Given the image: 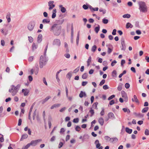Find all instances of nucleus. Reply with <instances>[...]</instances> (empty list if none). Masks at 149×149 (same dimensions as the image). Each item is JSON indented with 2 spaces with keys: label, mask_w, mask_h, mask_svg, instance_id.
<instances>
[{
  "label": "nucleus",
  "mask_w": 149,
  "mask_h": 149,
  "mask_svg": "<svg viewBox=\"0 0 149 149\" xmlns=\"http://www.w3.org/2000/svg\"><path fill=\"white\" fill-rule=\"evenodd\" d=\"M61 27L57 24H53L51 27L50 31L52 32L55 36H58L61 32Z\"/></svg>",
  "instance_id": "nucleus-1"
},
{
  "label": "nucleus",
  "mask_w": 149,
  "mask_h": 149,
  "mask_svg": "<svg viewBox=\"0 0 149 149\" xmlns=\"http://www.w3.org/2000/svg\"><path fill=\"white\" fill-rule=\"evenodd\" d=\"M48 61V58L46 56L41 55L40 59L39 67L40 68H42L44 65L46 64Z\"/></svg>",
  "instance_id": "nucleus-2"
},
{
  "label": "nucleus",
  "mask_w": 149,
  "mask_h": 149,
  "mask_svg": "<svg viewBox=\"0 0 149 149\" xmlns=\"http://www.w3.org/2000/svg\"><path fill=\"white\" fill-rule=\"evenodd\" d=\"M138 4L139 6V9L141 12L145 13L148 11L147 7L145 2L143 1H140Z\"/></svg>",
  "instance_id": "nucleus-3"
},
{
  "label": "nucleus",
  "mask_w": 149,
  "mask_h": 149,
  "mask_svg": "<svg viewBox=\"0 0 149 149\" xmlns=\"http://www.w3.org/2000/svg\"><path fill=\"white\" fill-rule=\"evenodd\" d=\"M8 91L11 93V95L14 96L18 92V91L14 88V86L12 85L10 86V88L9 89Z\"/></svg>",
  "instance_id": "nucleus-4"
},
{
  "label": "nucleus",
  "mask_w": 149,
  "mask_h": 149,
  "mask_svg": "<svg viewBox=\"0 0 149 149\" xmlns=\"http://www.w3.org/2000/svg\"><path fill=\"white\" fill-rule=\"evenodd\" d=\"M35 24V22L33 21H32L29 22L27 25V28L29 31H31L33 30Z\"/></svg>",
  "instance_id": "nucleus-5"
},
{
  "label": "nucleus",
  "mask_w": 149,
  "mask_h": 149,
  "mask_svg": "<svg viewBox=\"0 0 149 149\" xmlns=\"http://www.w3.org/2000/svg\"><path fill=\"white\" fill-rule=\"evenodd\" d=\"M42 140V139H41L32 140L30 143V145L33 146H36L38 143L41 142Z\"/></svg>",
  "instance_id": "nucleus-6"
},
{
  "label": "nucleus",
  "mask_w": 149,
  "mask_h": 149,
  "mask_svg": "<svg viewBox=\"0 0 149 149\" xmlns=\"http://www.w3.org/2000/svg\"><path fill=\"white\" fill-rule=\"evenodd\" d=\"M54 1H49L48 2L49 10H51L55 7V5L54 4Z\"/></svg>",
  "instance_id": "nucleus-7"
},
{
  "label": "nucleus",
  "mask_w": 149,
  "mask_h": 149,
  "mask_svg": "<svg viewBox=\"0 0 149 149\" xmlns=\"http://www.w3.org/2000/svg\"><path fill=\"white\" fill-rule=\"evenodd\" d=\"M53 44L54 45L59 47L61 44V41L59 39H55L53 41Z\"/></svg>",
  "instance_id": "nucleus-8"
},
{
  "label": "nucleus",
  "mask_w": 149,
  "mask_h": 149,
  "mask_svg": "<svg viewBox=\"0 0 149 149\" xmlns=\"http://www.w3.org/2000/svg\"><path fill=\"white\" fill-rule=\"evenodd\" d=\"M121 94L122 97L124 99V100L127 102L128 100V97L127 93L123 91H121Z\"/></svg>",
  "instance_id": "nucleus-9"
},
{
  "label": "nucleus",
  "mask_w": 149,
  "mask_h": 149,
  "mask_svg": "<svg viewBox=\"0 0 149 149\" xmlns=\"http://www.w3.org/2000/svg\"><path fill=\"white\" fill-rule=\"evenodd\" d=\"M22 92L24 96H27L28 95L29 92V91L27 88L22 89Z\"/></svg>",
  "instance_id": "nucleus-10"
},
{
  "label": "nucleus",
  "mask_w": 149,
  "mask_h": 149,
  "mask_svg": "<svg viewBox=\"0 0 149 149\" xmlns=\"http://www.w3.org/2000/svg\"><path fill=\"white\" fill-rule=\"evenodd\" d=\"M95 144L96 145V148L98 149H102L103 147L102 146H100V144L99 143L98 140H97L95 141Z\"/></svg>",
  "instance_id": "nucleus-11"
},
{
  "label": "nucleus",
  "mask_w": 149,
  "mask_h": 149,
  "mask_svg": "<svg viewBox=\"0 0 149 149\" xmlns=\"http://www.w3.org/2000/svg\"><path fill=\"white\" fill-rule=\"evenodd\" d=\"M121 44L122 47L121 48V49L124 51L126 49V45H125V40L124 39H122L121 40Z\"/></svg>",
  "instance_id": "nucleus-12"
},
{
  "label": "nucleus",
  "mask_w": 149,
  "mask_h": 149,
  "mask_svg": "<svg viewBox=\"0 0 149 149\" xmlns=\"http://www.w3.org/2000/svg\"><path fill=\"white\" fill-rule=\"evenodd\" d=\"M1 33L5 36H6L8 34V31L5 28H3L1 29Z\"/></svg>",
  "instance_id": "nucleus-13"
},
{
  "label": "nucleus",
  "mask_w": 149,
  "mask_h": 149,
  "mask_svg": "<svg viewBox=\"0 0 149 149\" xmlns=\"http://www.w3.org/2000/svg\"><path fill=\"white\" fill-rule=\"evenodd\" d=\"M108 116L109 118L111 119H115V117L113 113L112 112H109L108 114Z\"/></svg>",
  "instance_id": "nucleus-14"
},
{
  "label": "nucleus",
  "mask_w": 149,
  "mask_h": 149,
  "mask_svg": "<svg viewBox=\"0 0 149 149\" xmlns=\"http://www.w3.org/2000/svg\"><path fill=\"white\" fill-rule=\"evenodd\" d=\"M42 34H40L38 35L37 38V42L38 43H40L42 40Z\"/></svg>",
  "instance_id": "nucleus-15"
},
{
  "label": "nucleus",
  "mask_w": 149,
  "mask_h": 149,
  "mask_svg": "<svg viewBox=\"0 0 149 149\" xmlns=\"http://www.w3.org/2000/svg\"><path fill=\"white\" fill-rule=\"evenodd\" d=\"M86 95L85 92H83L81 91L79 94V97L81 98H82L83 97H86Z\"/></svg>",
  "instance_id": "nucleus-16"
},
{
  "label": "nucleus",
  "mask_w": 149,
  "mask_h": 149,
  "mask_svg": "<svg viewBox=\"0 0 149 149\" xmlns=\"http://www.w3.org/2000/svg\"><path fill=\"white\" fill-rule=\"evenodd\" d=\"M98 121L99 124L101 126H102L103 125L104 123V120L103 118H100L98 119Z\"/></svg>",
  "instance_id": "nucleus-17"
},
{
  "label": "nucleus",
  "mask_w": 149,
  "mask_h": 149,
  "mask_svg": "<svg viewBox=\"0 0 149 149\" xmlns=\"http://www.w3.org/2000/svg\"><path fill=\"white\" fill-rule=\"evenodd\" d=\"M10 14L9 13H8L6 16V18L8 22L9 23L11 21V19L10 18Z\"/></svg>",
  "instance_id": "nucleus-18"
},
{
  "label": "nucleus",
  "mask_w": 149,
  "mask_h": 149,
  "mask_svg": "<svg viewBox=\"0 0 149 149\" xmlns=\"http://www.w3.org/2000/svg\"><path fill=\"white\" fill-rule=\"evenodd\" d=\"M51 97L50 96H47L46 97L44 100H43L42 101V104H44L45 102L48 100L49 99H50Z\"/></svg>",
  "instance_id": "nucleus-19"
},
{
  "label": "nucleus",
  "mask_w": 149,
  "mask_h": 149,
  "mask_svg": "<svg viewBox=\"0 0 149 149\" xmlns=\"http://www.w3.org/2000/svg\"><path fill=\"white\" fill-rule=\"evenodd\" d=\"M132 101L133 102H135L136 103L139 102V100L137 99V96L135 95H134L133 98H132Z\"/></svg>",
  "instance_id": "nucleus-20"
},
{
  "label": "nucleus",
  "mask_w": 149,
  "mask_h": 149,
  "mask_svg": "<svg viewBox=\"0 0 149 149\" xmlns=\"http://www.w3.org/2000/svg\"><path fill=\"white\" fill-rule=\"evenodd\" d=\"M56 9H55L53 10L52 11V18H55L56 15Z\"/></svg>",
  "instance_id": "nucleus-21"
},
{
  "label": "nucleus",
  "mask_w": 149,
  "mask_h": 149,
  "mask_svg": "<svg viewBox=\"0 0 149 149\" xmlns=\"http://www.w3.org/2000/svg\"><path fill=\"white\" fill-rule=\"evenodd\" d=\"M59 7L61 9V11L62 13H65L66 11V9L64 7H63L62 5H60L59 6Z\"/></svg>",
  "instance_id": "nucleus-22"
},
{
  "label": "nucleus",
  "mask_w": 149,
  "mask_h": 149,
  "mask_svg": "<svg viewBox=\"0 0 149 149\" xmlns=\"http://www.w3.org/2000/svg\"><path fill=\"white\" fill-rule=\"evenodd\" d=\"M28 137V135L27 134H24L22 135L20 140L23 141L24 139L27 138Z\"/></svg>",
  "instance_id": "nucleus-23"
},
{
  "label": "nucleus",
  "mask_w": 149,
  "mask_h": 149,
  "mask_svg": "<svg viewBox=\"0 0 149 149\" xmlns=\"http://www.w3.org/2000/svg\"><path fill=\"white\" fill-rule=\"evenodd\" d=\"M61 105L60 104H55L52 106L51 107V109H53L54 108L59 107Z\"/></svg>",
  "instance_id": "nucleus-24"
},
{
  "label": "nucleus",
  "mask_w": 149,
  "mask_h": 149,
  "mask_svg": "<svg viewBox=\"0 0 149 149\" xmlns=\"http://www.w3.org/2000/svg\"><path fill=\"white\" fill-rule=\"evenodd\" d=\"M134 114L137 117L142 118L143 116V115L140 113H134Z\"/></svg>",
  "instance_id": "nucleus-25"
},
{
  "label": "nucleus",
  "mask_w": 149,
  "mask_h": 149,
  "mask_svg": "<svg viewBox=\"0 0 149 149\" xmlns=\"http://www.w3.org/2000/svg\"><path fill=\"white\" fill-rule=\"evenodd\" d=\"M38 47V45L36 44L35 43H33L32 45V48L33 51L36 49Z\"/></svg>",
  "instance_id": "nucleus-26"
},
{
  "label": "nucleus",
  "mask_w": 149,
  "mask_h": 149,
  "mask_svg": "<svg viewBox=\"0 0 149 149\" xmlns=\"http://www.w3.org/2000/svg\"><path fill=\"white\" fill-rule=\"evenodd\" d=\"M50 22V20L49 19H44L42 20V23L43 24L48 23Z\"/></svg>",
  "instance_id": "nucleus-27"
},
{
  "label": "nucleus",
  "mask_w": 149,
  "mask_h": 149,
  "mask_svg": "<svg viewBox=\"0 0 149 149\" xmlns=\"http://www.w3.org/2000/svg\"><path fill=\"white\" fill-rule=\"evenodd\" d=\"M112 76L113 78H116L117 77V72L115 70H114L112 72Z\"/></svg>",
  "instance_id": "nucleus-28"
},
{
  "label": "nucleus",
  "mask_w": 149,
  "mask_h": 149,
  "mask_svg": "<svg viewBox=\"0 0 149 149\" xmlns=\"http://www.w3.org/2000/svg\"><path fill=\"white\" fill-rule=\"evenodd\" d=\"M118 141V139L116 137L111 138V142L116 143Z\"/></svg>",
  "instance_id": "nucleus-29"
},
{
  "label": "nucleus",
  "mask_w": 149,
  "mask_h": 149,
  "mask_svg": "<svg viewBox=\"0 0 149 149\" xmlns=\"http://www.w3.org/2000/svg\"><path fill=\"white\" fill-rule=\"evenodd\" d=\"M132 130L131 129H130L128 127H126L125 128V131L126 132L129 134H131L132 132Z\"/></svg>",
  "instance_id": "nucleus-30"
},
{
  "label": "nucleus",
  "mask_w": 149,
  "mask_h": 149,
  "mask_svg": "<svg viewBox=\"0 0 149 149\" xmlns=\"http://www.w3.org/2000/svg\"><path fill=\"white\" fill-rule=\"evenodd\" d=\"M33 107V105H32L31 106V107L29 111V119H31V113L32 111V110Z\"/></svg>",
  "instance_id": "nucleus-31"
},
{
  "label": "nucleus",
  "mask_w": 149,
  "mask_h": 149,
  "mask_svg": "<svg viewBox=\"0 0 149 149\" xmlns=\"http://www.w3.org/2000/svg\"><path fill=\"white\" fill-rule=\"evenodd\" d=\"M92 58L91 56H90L87 61V66H89L91 61Z\"/></svg>",
  "instance_id": "nucleus-32"
},
{
  "label": "nucleus",
  "mask_w": 149,
  "mask_h": 149,
  "mask_svg": "<svg viewBox=\"0 0 149 149\" xmlns=\"http://www.w3.org/2000/svg\"><path fill=\"white\" fill-rule=\"evenodd\" d=\"M89 138V136L87 134H84L83 136V137L82 138V141L83 142H84L86 141V139H88Z\"/></svg>",
  "instance_id": "nucleus-33"
},
{
  "label": "nucleus",
  "mask_w": 149,
  "mask_h": 149,
  "mask_svg": "<svg viewBox=\"0 0 149 149\" xmlns=\"http://www.w3.org/2000/svg\"><path fill=\"white\" fill-rule=\"evenodd\" d=\"M72 75V72H69L66 75V77L69 80L70 79V78Z\"/></svg>",
  "instance_id": "nucleus-34"
},
{
  "label": "nucleus",
  "mask_w": 149,
  "mask_h": 149,
  "mask_svg": "<svg viewBox=\"0 0 149 149\" xmlns=\"http://www.w3.org/2000/svg\"><path fill=\"white\" fill-rule=\"evenodd\" d=\"M133 26V25L129 22L127 23L126 24V28L127 29H128L129 28H132Z\"/></svg>",
  "instance_id": "nucleus-35"
},
{
  "label": "nucleus",
  "mask_w": 149,
  "mask_h": 149,
  "mask_svg": "<svg viewBox=\"0 0 149 149\" xmlns=\"http://www.w3.org/2000/svg\"><path fill=\"white\" fill-rule=\"evenodd\" d=\"M64 21V19H61L58 20L57 21V24H62Z\"/></svg>",
  "instance_id": "nucleus-36"
},
{
  "label": "nucleus",
  "mask_w": 149,
  "mask_h": 149,
  "mask_svg": "<svg viewBox=\"0 0 149 149\" xmlns=\"http://www.w3.org/2000/svg\"><path fill=\"white\" fill-rule=\"evenodd\" d=\"M123 84L122 83H120L119 84L117 88V89L119 91H120L122 89Z\"/></svg>",
  "instance_id": "nucleus-37"
},
{
  "label": "nucleus",
  "mask_w": 149,
  "mask_h": 149,
  "mask_svg": "<svg viewBox=\"0 0 149 149\" xmlns=\"http://www.w3.org/2000/svg\"><path fill=\"white\" fill-rule=\"evenodd\" d=\"M131 15L130 14H127L124 15L123 16V17L124 18H129L130 17Z\"/></svg>",
  "instance_id": "nucleus-38"
},
{
  "label": "nucleus",
  "mask_w": 149,
  "mask_h": 149,
  "mask_svg": "<svg viewBox=\"0 0 149 149\" xmlns=\"http://www.w3.org/2000/svg\"><path fill=\"white\" fill-rule=\"evenodd\" d=\"M98 104V103L97 102H96L94 103L92 105V106H93V108H94L96 109H97V105Z\"/></svg>",
  "instance_id": "nucleus-39"
},
{
  "label": "nucleus",
  "mask_w": 149,
  "mask_h": 149,
  "mask_svg": "<svg viewBox=\"0 0 149 149\" xmlns=\"http://www.w3.org/2000/svg\"><path fill=\"white\" fill-rule=\"evenodd\" d=\"M100 29V26L99 25H98V26L96 27L95 29V30L96 33H97Z\"/></svg>",
  "instance_id": "nucleus-40"
},
{
  "label": "nucleus",
  "mask_w": 149,
  "mask_h": 149,
  "mask_svg": "<svg viewBox=\"0 0 149 149\" xmlns=\"http://www.w3.org/2000/svg\"><path fill=\"white\" fill-rule=\"evenodd\" d=\"M97 49V46L95 45H93L91 49V51L94 52H95Z\"/></svg>",
  "instance_id": "nucleus-41"
},
{
  "label": "nucleus",
  "mask_w": 149,
  "mask_h": 149,
  "mask_svg": "<svg viewBox=\"0 0 149 149\" xmlns=\"http://www.w3.org/2000/svg\"><path fill=\"white\" fill-rule=\"evenodd\" d=\"M148 110V107H146L144 108L142 110V112L143 113L147 112Z\"/></svg>",
  "instance_id": "nucleus-42"
},
{
  "label": "nucleus",
  "mask_w": 149,
  "mask_h": 149,
  "mask_svg": "<svg viewBox=\"0 0 149 149\" xmlns=\"http://www.w3.org/2000/svg\"><path fill=\"white\" fill-rule=\"evenodd\" d=\"M123 111L125 112H127V113H129L130 112V111L129 109L124 108L123 109Z\"/></svg>",
  "instance_id": "nucleus-43"
},
{
  "label": "nucleus",
  "mask_w": 149,
  "mask_h": 149,
  "mask_svg": "<svg viewBox=\"0 0 149 149\" xmlns=\"http://www.w3.org/2000/svg\"><path fill=\"white\" fill-rule=\"evenodd\" d=\"M4 141V139L3 137V135L0 134V141L3 142Z\"/></svg>",
  "instance_id": "nucleus-44"
},
{
  "label": "nucleus",
  "mask_w": 149,
  "mask_h": 149,
  "mask_svg": "<svg viewBox=\"0 0 149 149\" xmlns=\"http://www.w3.org/2000/svg\"><path fill=\"white\" fill-rule=\"evenodd\" d=\"M105 112L104 109V108H102V111L100 112V114L101 116H103L104 115Z\"/></svg>",
  "instance_id": "nucleus-45"
},
{
  "label": "nucleus",
  "mask_w": 149,
  "mask_h": 149,
  "mask_svg": "<svg viewBox=\"0 0 149 149\" xmlns=\"http://www.w3.org/2000/svg\"><path fill=\"white\" fill-rule=\"evenodd\" d=\"M105 139L107 141H110L111 138L108 136H106L104 137Z\"/></svg>",
  "instance_id": "nucleus-46"
},
{
  "label": "nucleus",
  "mask_w": 149,
  "mask_h": 149,
  "mask_svg": "<svg viewBox=\"0 0 149 149\" xmlns=\"http://www.w3.org/2000/svg\"><path fill=\"white\" fill-rule=\"evenodd\" d=\"M28 38L29 42L30 43L32 42L33 40V38L31 36H28Z\"/></svg>",
  "instance_id": "nucleus-47"
},
{
  "label": "nucleus",
  "mask_w": 149,
  "mask_h": 149,
  "mask_svg": "<svg viewBox=\"0 0 149 149\" xmlns=\"http://www.w3.org/2000/svg\"><path fill=\"white\" fill-rule=\"evenodd\" d=\"M21 85L20 84H17L16 86H14V88L16 89L17 91H19L21 87Z\"/></svg>",
  "instance_id": "nucleus-48"
},
{
  "label": "nucleus",
  "mask_w": 149,
  "mask_h": 149,
  "mask_svg": "<svg viewBox=\"0 0 149 149\" xmlns=\"http://www.w3.org/2000/svg\"><path fill=\"white\" fill-rule=\"evenodd\" d=\"M47 48H48V45H47V46H46L45 48V49L44 50V52L43 55V56H46V53L47 51Z\"/></svg>",
  "instance_id": "nucleus-49"
},
{
  "label": "nucleus",
  "mask_w": 149,
  "mask_h": 149,
  "mask_svg": "<svg viewBox=\"0 0 149 149\" xmlns=\"http://www.w3.org/2000/svg\"><path fill=\"white\" fill-rule=\"evenodd\" d=\"M31 146V145H30V143H28L22 149H27Z\"/></svg>",
  "instance_id": "nucleus-50"
},
{
  "label": "nucleus",
  "mask_w": 149,
  "mask_h": 149,
  "mask_svg": "<svg viewBox=\"0 0 149 149\" xmlns=\"http://www.w3.org/2000/svg\"><path fill=\"white\" fill-rule=\"evenodd\" d=\"M82 8L84 10H87L88 8V5L84 4L82 6Z\"/></svg>",
  "instance_id": "nucleus-51"
},
{
  "label": "nucleus",
  "mask_w": 149,
  "mask_h": 149,
  "mask_svg": "<svg viewBox=\"0 0 149 149\" xmlns=\"http://www.w3.org/2000/svg\"><path fill=\"white\" fill-rule=\"evenodd\" d=\"M71 30V37H73V28L72 24Z\"/></svg>",
  "instance_id": "nucleus-52"
},
{
  "label": "nucleus",
  "mask_w": 149,
  "mask_h": 149,
  "mask_svg": "<svg viewBox=\"0 0 149 149\" xmlns=\"http://www.w3.org/2000/svg\"><path fill=\"white\" fill-rule=\"evenodd\" d=\"M102 22L104 24H107L108 23V19L104 18L102 19Z\"/></svg>",
  "instance_id": "nucleus-53"
},
{
  "label": "nucleus",
  "mask_w": 149,
  "mask_h": 149,
  "mask_svg": "<svg viewBox=\"0 0 149 149\" xmlns=\"http://www.w3.org/2000/svg\"><path fill=\"white\" fill-rule=\"evenodd\" d=\"M87 77V74L86 73H84L82 76V78L83 79H86Z\"/></svg>",
  "instance_id": "nucleus-54"
},
{
  "label": "nucleus",
  "mask_w": 149,
  "mask_h": 149,
  "mask_svg": "<svg viewBox=\"0 0 149 149\" xmlns=\"http://www.w3.org/2000/svg\"><path fill=\"white\" fill-rule=\"evenodd\" d=\"M90 112L91 114V116L92 117L94 113V110L92 108H91L90 111Z\"/></svg>",
  "instance_id": "nucleus-55"
},
{
  "label": "nucleus",
  "mask_w": 149,
  "mask_h": 149,
  "mask_svg": "<svg viewBox=\"0 0 149 149\" xmlns=\"http://www.w3.org/2000/svg\"><path fill=\"white\" fill-rule=\"evenodd\" d=\"M117 61L116 60L113 61L111 63V65L112 66H114L115 65Z\"/></svg>",
  "instance_id": "nucleus-56"
},
{
  "label": "nucleus",
  "mask_w": 149,
  "mask_h": 149,
  "mask_svg": "<svg viewBox=\"0 0 149 149\" xmlns=\"http://www.w3.org/2000/svg\"><path fill=\"white\" fill-rule=\"evenodd\" d=\"M125 87L127 89L129 88L130 84L128 83H126L125 85Z\"/></svg>",
  "instance_id": "nucleus-57"
},
{
  "label": "nucleus",
  "mask_w": 149,
  "mask_h": 149,
  "mask_svg": "<svg viewBox=\"0 0 149 149\" xmlns=\"http://www.w3.org/2000/svg\"><path fill=\"white\" fill-rule=\"evenodd\" d=\"M34 57L33 56H30L28 58V61L30 62L32 61Z\"/></svg>",
  "instance_id": "nucleus-58"
},
{
  "label": "nucleus",
  "mask_w": 149,
  "mask_h": 149,
  "mask_svg": "<svg viewBox=\"0 0 149 149\" xmlns=\"http://www.w3.org/2000/svg\"><path fill=\"white\" fill-rule=\"evenodd\" d=\"M145 134L146 135H149V130L148 129H146L145 131Z\"/></svg>",
  "instance_id": "nucleus-59"
},
{
  "label": "nucleus",
  "mask_w": 149,
  "mask_h": 149,
  "mask_svg": "<svg viewBox=\"0 0 149 149\" xmlns=\"http://www.w3.org/2000/svg\"><path fill=\"white\" fill-rule=\"evenodd\" d=\"M64 56L67 58H69L70 57V55L68 53L65 54H64Z\"/></svg>",
  "instance_id": "nucleus-60"
},
{
  "label": "nucleus",
  "mask_w": 149,
  "mask_h": 149,
  "mask_svg": "<svg viewBox=\"0 0 149 149\" xmlns=\"http://www.w3.org/2000/svg\"><path fill=\"white\" fill-rule=\"evenodd\" d=\"M80 130L81 127L79 126H77L75 128V130L76 131L79 132L80 131Z\"/></svg>",
  "instance_id": "nucleus-61"
},
{
  "label": "nucleus",
  "mask_w": 149,
  "mask_h": 149,
  "mask_svg": "<svg viewBox=\"0 0 149 149\" xmlns=\"http://www.w3.org/2000/svg\"><path fill=\"white\" fill-rule=\"evenodd\" d=\"M105 82V80L104 79H103L100 82L99 85L100 86H102L103 84H104Z\"/></svg>",
  "instance_id": "nucleus-62"
},
{
  "label": "nucleus",
  "mask_w": 149,
  "mask_h": 149,
  "mask_svg": "<svg viewBox=\"0 0 149 149\" xmlns=\"http://www.w3.org/2000/svg\"><path fill=\"white\" fill-rule=\"evenodd\" d=\"M109 87L107 85H105L103 86V88L104 90H106L109 88Z\"/></svg>",
  "instance_id": "nucleus-63"
},
{
  "label": "nucleus",
  "mask_w": 149,
  "mask_h": 149,
  "mask_svg": "<svg viewBox=\"0 0 149 149\" xmlns=\"http://www.w3.org/2000/svg\"><path fill=\"white\" fill-rule=\"evenodd\" d=\"M131 70L133 72L135 73L136 72V71L135 70V68H134L133 67H132L131 68Z\"/></svg>",
  "instance_id": "nucleus-64"
}]
</instances>
